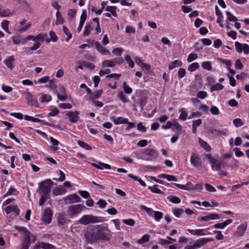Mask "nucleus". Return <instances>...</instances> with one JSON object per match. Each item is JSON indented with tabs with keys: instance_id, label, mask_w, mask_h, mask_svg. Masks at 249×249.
I'll return each instance as SVG.
<instances>
[{
	"instance_id": "0eeeda50",
	"label": "nucleus",
	"mask_w": 249,
	"mask_h": 249,
	"mask_svg": "<svg viewBox=\"0 0 249 249\" xmlns=\"http://www.w3.org/2000/svg\"><path fill=\"white\" fill-rule=\"evenodd\" d=\"M143 154L149 157L148 160H153L157 159L158 153L156 150L151 148H147L143 150Z\"/></svg>"
},
{
	"instance_id": "39448f33",
	"label": "nucleus",
	"mask_w": 249,
	"mask_h": 249,
	"mask_svg": "<svg viewBox=\"0 0 249 249\" xmlns=\"http://www.w3.org/2000/svg\"><path fill=\"white\" fill-rule=\"evenodd\" d=\"M205 158L209 161L211 164L212 169L213 170L219 171L221 168L222 162L217 159H214L212 157L210 154H206Z\"/></svg>"
},
{
	"instance_id": "f704fd0d",
	"label": "nucleus",
	"mask_w": 249,
	"mask_h": 249,
	"mask_svg": "<svg viewBox=\"0 0 249 249\" xmlns=\"http://www.w3.org/2000/svg\"><path fill=\"white\" fill-rule=\"evenodd\" d=\"M77 142H78V145L80 147H81L87 150H90L92 149L91 147L90 146H89V145H88V144H87L83 141H78Z\"/></svg>"
},
{
	"instance_id": "bf43d9fd",
	"label": "nucleus",
	"mask_w": 249,
	"mask_h": 249,
	"mask_svg": "<svg viewBox=\"0 0 249 249\" xmlns=\"http://www.w3.org/2000/svg\"><path fill=\"white\" fill-rule=\"evenodd\" d=\"M48 82L49 83L48 85L46 86V87L50 88L51 89H55L56 88V85L54 81L49 80Z\"/></svg>"
},
{
	"instance_id": "338daca9",
	"label": "nucleus",
	"mask_w": 249,
	"mask_h": 249,
	"mask_svg": "<svg viewBox=\"0 0 249 249\" xmlns=\"http://www.w3.org/2000/svg\"><path fill=\"white\" fill-rule=\"evenodd\" d=\"M207 92L204 91H200L198 92L197 94V97L201 99H203L207 97Z\"/></svg>"
},
{
	"instance_id": "4be33fe9",
	"label": "nucleus",
	"mask_w": 249,
	"mask_h": 249,
	"mask_svg": "<svg viewBox=\"0 0 249 249\" xmlns=\"http://www.w3.org/2000/svg\"><path fill=\"white\" fill-rule=\"evenodd\" d=\"M15 59L13 56H10L4 60V63L7 67L12 70L13 68V62Z\"/></svg>"
},
{
	"instance_id": "1a4fd4ad",
	"label": "nucleus",
	"mask_w": 249,
	"mask_h": 249,
	"mask_svg": "<svg viewBox=\"0 0 249 249\" xmlns=\"http://www.w3.org/2000/svg\"><path fill=\"white\" fill-rule=\"evenodd\" d=\"M64 200L67 204L81 201V198L76 194L69 195L65 197Z\"/></svg>"
},
{
	"instance_id": "79ce46f5",
	"label": "nucleus",
	"mask_w": 249,
	"mask_h": 249,
	"mask_svg": "<svg viewBox=\"0 0 249 249\" xmlns=\"http://www.w3.org/2000/svg\"><path fill=\"white\" fill-rule=\"evenodd\" d=\"M226 14L228 16L227 19L229 21L235 22L237 20V18L235 16H234L230 12L227 11Z\"/></svg>"
},
{
	"instance_id": "8fccbe9b",
	"label": "nucleus",
	"mask_w": 249,
	"mask_h": 249,
	"mask_svg": "<svg viewBox=\"0 0 249 249\" xmlns=\"http://www.w3.org/2000/svg\"><path fill=\"white\" fill-rule=\"evenodd\" d=\"M103 90L100 89L94 92L91 97L92 99H98L101 95Z\"/></svg>"
},
{
	"instance_id": "7c9ffc66",
	"label": "nucleus",
	"mask_w": 249,
	"mask_h": 249,
	"mask_svg": "<svg viewBox=\"0 0 249 249\" xmlns=\"http://www.w3.org/2000/svg\"><path fill=\"white\" fill-rule=\"evenodd\" d=\"M158 185H155L153 186H149L148 189L153 193L156 194H162L163 192L159 189Z\"/></svg>"
},
{
	"instance_id": "c756f323",
	"label": "nucleus",
	"mask_w": 249,
	"mask_h": 249,
	"mask_svg": "<svg viewBox=\"0 0 249 249\" xmlns=\"http://www.w3.org/2000/svg\"><path fill=\"white\" fill-rule=\"evenodd\" d=\"M179 111L181 113L179 118L183 121L186 120L188 117V113L185 110L184 108H180Z\"/></svg>"
},
{
	"instance_id": "6e6552de",
	"label": "nucleus",
	"mask_w": 249,
	"mask_h": 249,
	"mask_svg": "<svg viewBox=\"0 0 249 249\" xmlns=\"http://www.w3.org/2000/svg\"><path fill=\"white\" fill-rule=\"evenodd\" d=\"M52 212L50 208H47L44 211L42 220L46 224H49L52 220Z\"/></svg>"
},
{
	"instance_id": "f03ea898",
	"label": "nucleus",
	"mask_w": 249,
	"mask_h": 249,
	"mask_svg": "<svg viewBox=\"0 0 249 249\" xmlns=\"http://www.w3.org/2000/svg\"><path fill=\"white\" fill-rule=\"evenodd\" d=\"M53 182L50 179H47L39 184L38 191L40 195L48 196L51 192Z\"/></svg>"
},
{
	"instance_id": "603ef678",
	"label": "nucleus",
	"mask_w": 249,
	"mask_h": 249,
	"mask_svg": "<svg viewBox=\"0 0 249 249\" xmlns=\"http://www.w3.org/2000/svg\"><path fill=\"white\" fill-rule=\"evenodd\" d=\"M23 234L24 235V241H29L30 242L31 238H30V234L31 232L27 229V232L25 231Z\"/></svg>"
},
{
	"instance_id": "72a5a7b5",
	"label": "nucleus",
	"mask_w": 249,
	"mask_h": 249,
	"mask_svg": "<svg viewBox=\"0 0 249 249\" xmlns=\"http://www.w3.org/2000/svg\"><path fill=\"white\" fill-rule=\"evenodd\" d=\"M202 67L204 69L208 71L212 70V63L210 61H205L202 63Z\"/></svg>"
},
{
	"instance_id": "774afa93",
	"label": "nucleus",
	"mask_w": 249,
	"mask_h": 249,
	"mask_svg": "<svg viewBox=\"0 0 249 249\" xmlns=\"http://www.w3.org/2000/svg\"><path fill=\"white\" fill-rule=\"evenodd\" d=\"M78 193L83 198H88L90 196L89 194L87 191L80 190Z\"/></svg>"
},
{
	"instance_id": "6e6d98bb",
	"label": "nucleus",
	"mask_w": 249,
	"mask_h": 249,
	"mask_svg": "<svg viewBox=\"0 0 249 249\" xmlns=\"http://www.w3.org/2000/svg\"><path fill=\"white\" fill-rule=\"evenodd\" d=\"M198 56L197 55L196 53H191L189 55L188 58H187V61L188 62H191L193 61L194 60L196 59L197 58Z\"/></svg>"
},
{
	"instance_id": "c9c22d12",
	"label": "nucleus",
	"mask_w": 249,
	"mask_h": 249,
	"mask_svg": "<svg viewBox=\"0 0 249 249\" xmlns=\"http://www.w3.org/2000/svg\"><path fill=\"white\" fill-rule=\"evenodd\" d=\"M63 31L64 34L67 36V38L66 40L68 42L72 37V35L69 30L65 26L63 27Z\"/></svg>"
},
{
	"instance_id": "2eb2a0df",
	"label": "nucleus",
	"mask_w": 249,
	"mask_h": 249,
	"mask_svg": "<svg viewBox=\"0 0 249 249\" xmlns=\"http://www.w3.org/2000/svg\"><path fill=\"white\" fill-rule=\"evenodd\" d=\"M47 36V34H39L36 36H34L32 35H29L26 37L25 40H33V41H36L38 40H40L42 42L43 41L44 39Z\"/></svg>"
},
{
	"instance_id": "864d4df0",
	"label": "nucleus",
	"mask_w": 249,
	"mask_h": 249,
	"mask_svg": "<svg viewBox=\"0 0 249 249\" xmlns=\"http://www.w3.org/2000/svg\"><path fill=\"white\" fill-rule=\"evenodd\" d=\"M183 212V210L182 209H175L173 210V213L177 217H179L182 214V213Z\"/></svg>"
},
{
	"instance_id": "de8ad7c7",
	"label": "nucleus",
	"mask_w": 249,
	"mask_h": 249,
	"mask_svg": "<svg viewBox=\"0 0 249 249\" xmlns=\"http://www.w3.org/2000/svg\"><path fill=\"white\" fill-rule=\"evenodd\" d=\"M8 25H9V21L7 20H3L1 22V27H2V29L5 31L7 32L8 33L10 34V33L9 32V31L8 30Z\"/></svg>"
},
{
	"instance_id": "f3484780",
	"label": "nucleus",
	"mask_w": 249,
	"mask_h": 249,
	"mask_svg": "<svg viewBox=\"0 0 249 249\" xmlns=\"http://www.w3.org/2000/svg\"><path fill=\"white\" fill-rule=\"evenodd\" d=\"M111 120L115 124H124L128 123V120L127 119L124 118L122 117L116 118L114 116H112L111 117Z\"/></svg>"
},
{
	"instance_id": "9d476101",
	"label": "nucleus",
	"mask_w": 249,
	"mask_h": 249,
	"mask_svg": "<svg viewBox=\"0 0 249 249\" xmlns=\"http://www.w3.org/2000/svg\"><path fill=\"white\" fill-rule=\"evenodd\" d=\"M190 161L194 166L196 168H201L202 166V161L198 155L194 153L192 154Z\"/></svg>"
},
{
	"instance_id": "49530a36",
	"label": "nucleus",
	"mask_w": 249,
	"mask_h": 249,
	"mask_svg": "<svg viewBox=\"0 0 249 249\" xmlns=\"http://www.w3.org/2000/svg\"><path fill=\"white\" fill-rule=\"evenodd\" d=\"M123 89L124 92L126 94H130L132 91V89L126 85L125 82L123 83Z\"/></svg>"
},
{
	"instance_id": "ddd939ff",
	"label": "nucleus",
	"mask_w": 249,
	"mask_h": 249,
	"mask_svg": "<svg viewBox=\"0 0 249 249\" xmlns=\"http://www.w3.org/2000/svg\"><path fill=\"white\" fill-rule=\"evenodd\" d=\"M214 239L213 238H203L196 240L195 243V247L196 248H199L202 247L204 245H205L206 243L209 242H211L213 241Z\"/></svg>"
},
{
	"instance_id": "9b49d317",
	"label": "nucleus",
	"mask_w": 249,
	"mask_h": 249,
	"mask_svg": "<svg viewBox=\"0 0 249 249\" xmlns=\"http://www.w3.org/2000/svg\"><path fill=\"white\" fill-rule=\"evenodd\" d=\"M220 218V215L217 213H208L207 215L202 217H199L198 220L199 221H208L210 220H216Z\"/></svg>"
},
{
	"instance_id": "a878e982",
	"label": "nucleus",
	"mask_w": 249,
	"mask_h": 249,
	"mask_svg": "<svg viewBox=\"0 0 249 249\" xmlns=\"http://www.w3.org/2000/svg\"><path fill=\"white\" fill-rule=\"evenodd\" d=\"M199 143L200 146L207 151H210L211 150V148L206 142L203 141L200 138H199Z\"/></svg>"
},
{
	"instance_id": "0e129e2a",
	"label": "nucleus",
	"mask_w": 249,
	"mask_h": 249,
	"mask_svg": "<svg viewBox=\"0 0 249 249\" xmlns=\"http://www.w3.org/2000/svg\"><path fill=\"white\" fill-rule=\"evenodd\" d=\"M17 194L18 192L17 191V190L14 188H11L9 189L8 192L5 195V196H10L11 195H17Z\"/></svg>"
},
{
	"instance_id": "a19ab883",
	"label": "nucleus",
	"mask_w": 249,
	"mask_h": 249,
	"mask_svg": "<svg viewBox=\"0 0 249 249\" xmlns=\"http://www.w3.org/2000/svg\"><path fill=\"white\" fill-rule=\"evenodd\" d=\"M150 235L148 234L144 235L141 239H139L138 241V243L140 244H144L147 242H148L149 240Z\"/></svg>"
},
{
	"instance_id": "4468645a",
	"label": "nucleus",
	"mask_w": 249,
	"mask_h": 249,
	"mask_svg": "<svg viewBox=\"0 0 249 249\" xmlns=\"http://www.w3.org/2000/svg\"><path fill=\"white\" fill-rule=\"evenodd\" d=\"M24 95L28 101V104L31 106H35L37 104V101L34 98L33 95L28 91L25 92Z\"/></svg>"
},
{
	"instance_id": "c85d7f7f",
	"label": "nucleus",
	"mask_w": 249,
	"mask_h": 249,
	"mask_svg": "<svg viewBox=\"0 0 249 249\" xmlns=\"http://www.w3.org/2000/svg\"><path fill=\"white\" fill-rule=\"evenodd\" d=\"M128 176L133 179L134 180L138 181L141 185L145 187L146 186V183L141 178H139L138 177L134 176L133 175L131 174H128Z\"/></svg>"
},
{
	"instance_id": "ea45409f",
	"label": "nucleus",
	"mask_w": 249,
	"mask_h": 249,
	"mask_svg": "<svg viewBox=\"0 0 249 249\" xmlns=\"http://www.w3.org/2000/svg\"><path fill=\"white\" fill-rule=\"evenodd\" d=\"M58 223L60 224L63 225L66 222V219L65 216L62 214L59 213L57 217Z\"/></svg>"
},
{
	"instance_id": "a211bd4d",
	"label": "nucleus",
	"mask_w": 249,
	"mask_h": 249,
	"mask_svg": "<svg viewBox=\"0 0 249 249\" xmlns=\"http://www.w3.org/2000/svg\"><path fill=\"white\" fill-rule=\"evenodd\" d=\"M187 231L189 232H190L191 234L194 235L203 236L207 234L206 233V230L204 229H188Z\"/></svg>"
},
{
	"instance_id": "dca6fc26",
	"label": "nucleus",
	"mask_w": 249,
	"mask_h": 249,
	"mask_svg": "<svg viewBox=\"0 0 249 249\" xmlns=\"http://www.w3.org/2000/svg\"><path fill=\"white\" fill-rule=\"evenodd\" d=\"M95 47L97 51L103 54H110V52L102 46L99 42H96L94 43Z\"/></svg>"
},
{
	"instance_id": "20e7f679",
	"label": "nucleus",
	"mask_w": 249,
	"mask_h": 249,
	"mask_svg": "<svg viewBox=\"0 0 249 249\" xmlns=\"http://www.w3.org/2000/svg\"><path fill=\"white\" fill-rule=\"evenodd\" d=\"M100 222L98 217L92 214L83 215L79 220L78 222L84 225H87L91 223H96Z\"/></svg>"
},
{
	"instance_id": "f8f14e48",
	"label": "nucleus",
	"mask_w": 249,
	"mask_h": 249,
	"mask_svg": "<svg viewBox=\"0 0 249 249\" xmlns=\"http://www.w3.org/2000/svg\"><path fill=\"white\" fill-rule=\"evenodd\" d=\"M79 113L77 111H75L74 112L70 111L67 112L66 115L69 117L70 122L72 123H75L79 120Z\"/></svg>"
},
{
	"instance_id": "b1692460",
	"label": "nucleus",
	"mask_w": 249,
	"mask_h": 249,
	"mask_svg": "<svg viewBox=\"0 0 249 249\" xmlns=\"http://www.w3.org/2000/svg\"><path fill=\"white\" fill-rule=\"evenodd\" d=\"M102 65L104 67H114L115 66L113 59L111 60H104L102 63Z\"/></svg>"
},
{
	"instance_id": "37998d69",
	"label": "nucleus",
	"mask_w": 249,
	"mask_h": 249,
	"mask_svg": "<svg viewBox=\"0 0 249 249\" xmlns=\"http://www.w3.org/2000/svg\"><path fill=\"white\" fill-rule=\"evenodd\" d=\"M154 217L155 220L157 221H159L163 217V214L162 213L159 211H154Z\"/></svg>"
},
{
	"instance_id": "a18cd8bd",
	"label": "nucleus",
	"mask_w": 249,
	"mask_h": 249,
	"mask_svg": "<svg viewBox=\"0 0 249 249\" xmlns=\"http://www.w3.org/2000/svg\"><path fill=\"white\" fill-rule=\"evenodd\" d=\"M52 100V97L50 95L45 94H42L41 96V102H48Z\"/></svg>"
},
{
	"instance_id": "393cba45",
	"label": "nucleus",
	"mask_w": 249,
	"mask_h": 249,
	"mask_svg": "<svg viewBox=\"0 0 249 249\" xmlns=\"http://www.w3.org/2000/svg\"><path fill=\"white\" fill-rule=\"evenodd\" d=\"M12 15V13L9 9H2V7H1V9H0V17H10Z\"/></svg>"
},
{
	"instance_id": "bb28decb",
	"label": "nucleus",
	"mask_w": 249,
	"mask_h": 249,
	"mask_svg": "<svg viewBox=\"0 0 249 249\" xmlns=\"http://www.w3.org/2000/svg\"><path fill=\"white\" fill-rule=\"evenodd\" d=\"M167 238L168 240L160 239L159 240V243L162 245H166L171 243V242L169 240H171L174 242L176 241V240L175 239H173L169 236H168Z\"/></svg>"
},
{
	"instance_id": "680f3d73",
	"label": "nucleus",
	"mask_w": 249,
	"mask_h": 249,
	"mask_svg": "<svg viewBox=\"0 0 249 249\" xmlns=\"http://www.w3.org/2000/svg\"><path fill=\"white\" fill-rule=\"evenodd\" d=\"M235 46L236 49L237 51L239 53H242V52L243 51V45H242V44L241 43H240L238 42H236L235 43Z\"/></svg>"
},
{
	"instance_id": "2f4dec72",
	"label": "nucleus",
	"mask_w": 249,
	"mask_h": 249,
	"mask_svg": "<svg viewBox=\"0 0 249 249\" xmlns=\"http://www.w3.org/2000/svg\"><path fill=\"white\" fill-rule=\"evenodd\" d=\"M167 199L172 203L176 204H178L181 201L180 198L176 196H168Z\"/></svg>"
},
{
	"instance_id": "13d9d810",
	"label": "nucleus",
	"mask_w": 249,
	"mask_h": 249,
	"mask_svg": "<svg viewBox=\"0 0 249 249\" xmlns=\"http://www.w3.org/2000/svg\"><path fill=\"white\" fill-rule=\"evenodd\" d=\"M91 29V26L90 25H87L85 27V30L83 33V36H89L90 32V30Z\"/></svg>"
},
{
	"instance_id": "6ab92c4d",
	"label": "nucleus",
	"mask_w": 249,
	"mask_h": 249,
	"mask_svg": "<svg viewBox=\"0 0 249 249\" xmlns=\"http://www.w3.org/2000/svg\"><path fill=\"white\" fill-rule=\"evenodd\" d=\"M5 211L7 214L12 212H14L16 215H18L19 213V209L16 205L7 206L5 208Z\"/></svg>"
},
{
	"instance_id": "5701e85b",
	"label": "nucleus",
	"mask_w": 249,
	"mask_h": 249,
	"mask_svg": "<svg viewBox=\"0 0 249 249\" xmlns=\"http://www.w3.org/2000/svg\"><path fill=\"white\" fill-rule=\"evenodd\" d=\"M182 63L180 60H176L172 62L169 65V69L170 70H172L176 67H181Z\"/></svg>"
},
{
	"instance_id": "052dcab7",
	"label": "nucleus",
	"mask_w": 249,
	"mask_h": 249,
	"mask_svg": "<svg viewBox=\"0 0 249 249\" xmlns=\"http://www.w3.org/2000/svg\"><path fill=\"white\" fill-rule=\"evenodd\" d=\"M41 43L39 42H36L34 44L32 47H29L28 50L31 51H35L37 50L40 46Z\"/></svg>"
},
{
	"instance_id": "c03bdc74",
	"label": "nucleus",
	"mask_w": 249,
	"mask_h": 249,
	"mask_svg": "<svg viewBox=\"0 0 249 249\" xmlns=\"http://www.w3.org/2000/svg\"><path fill=\"white\" fill-rule=\"evenodd\" d=\"M123 49L121 48H116L114 49L112 53L116 56H120L122 55Z\"/></svg>"
},
{
	"instance_id": "4d7b16f0",
	"label": "nucleus",
	"mask_w": 249,
	"mask_h": 249,
	"mask_svg": "<svg viewBox=\"0 0 249 249\" xmlns=\"http://www.w3.org/2000/svg\"><path fill=\"white\" fill-rule=\"evenodd\" d=\"M59 107L62 109H71L72 108V105L69 103H61L58 105Z\"/></svg>"
},
{
	"instance_id": "3c124183",
	"label": "nucleus",
	"mask_w": 249,
	"mask_h": 249,
	"mask_svg": "<svg viewBox=\"0 0 249 249\" xmlns=\"http://www.w3.org/2000/svg\"><path fill=\"white\" fill-rule=\"evenodd\" d=\"M125 60L128 63V64H129V67L132 68H133L134 66V63L131 58L130 56L129 55H126L125 56Z\"/></svg>"
},
{
	"instance_id": "423d86ee",
	"label": "nucleus",
	"mask_w": 249,
	"mask_h": 249,
	"mask_svg": "<svg viewBox=\"0 0 249 249\" xmlns=\"http://www.w3.org/2000/svg\"><path fill=\"white\" fill-rule=\"evenodd\" d=\"M247 222H243L239 226H238L236 231L234 233V235L237 237H240L243 236L247 230Z\"/></svg>"
},
{
	"instance_id": "09e8293b",
	"label": "nucleus",
	"mask_w": 249,
	"mask_h": 249,
	"mask_svg": "<svg viewBox=\"0 0 249 249\" xmlns=\"http://www.w3.org/2000/svg\"><path fill=\"white\" fill-rule=\"evenodd\" d=\"M233 123L236 127H239L243 125L244 123L239 118H236L233 120Z\"/></svg>"
},
{
	"instance_id": "e2e57ef3",
	"label": "nucleus",
	"mask_w": 249,
	"mask_h": 249,
	"mask_svg": "<svg viewBox=\"0 0 249 249\" xmlns=\"http://www.w3.org/2000/svg\"><path fill=\"white\" fill-rule=\"evenodd\" d=\"M122 221L124 223L130 226H134L135 223V221L132 219H124Z\"/></svg>"
},
{
	"instance_id": "aec40b11",
	"label": "nucleus",
	"mask_w": 249,
	"mask_h": 249,
	"mask_svg": "<svg viewBox=\"0 0 249 249\" xmlns=\"http://www.w3.org/2000/svg\"><path fill=\"white\" fill-rule=\"evenodd\" d=\"M91 165L99 170H102L103 167L107 169H110L111 168L110 165L101 162H99L98 164L92 163Z\"/></svg>"
},
{
	"instance_id": "cd10ccee",
	"label": "nucleus",
	"mask_w": 249,
	"mask_h": 249,
	"mask_svg": "<svg viewBox=\"0 0 249 249\" xmlns=\"http://www.w3.org/2000/svg\"><path fill=\"white\" fill-rule=\"evenodd\" d=\"M116 8V7L114 6H108L106 8V10L111 13L113 17H117Z\"/></svg>"
},
{
	"instance_id": "5fc2aeb1",
	"label": "nucleus",
	"mask_w": 249,
	"mask_h": 249,
	"mask_svg": "<svg viewBox=\"0 0 249 249\" xmlns=\"http://www.w3.org/2000/svg\"><path fill=\"white\" fill-rule=\"evenodd\" d=\"M227 130H213V133L215 135H217L218 136L220 135H224L226 136L227 134Z\"/></svg>"
},
{
	"instance_id": "473e14b6",
	"label": "nucleus",
	"mask_w": 249,
	"mask_h": 249,
	"mask_svg": "<svg viewBox=\"0 0 249 249\" xmlns=\"http://www.w3.org/2000/svg\"><path fill=\"white\" fill-rule=\"evenodd\" d=\"M106 4L107 2L103 1L101 3L102 8L100 9L96 10L94 7H92L91 8V11L93 12H95L97 15H100L102 13L103 10L104 9L105 6L106 5Z\"/></svg>"
},
{
	"instance_id": "e433bc0d",
	"label": "nucleus",
	"mask_w": 249,
	"mask_h": 249,
	"mask_svg": "<svg viewBox=\"0 0 249 249\" xmlns=\"http://www.w3.org/2000/svg\"><path fill=\"white\" fill-rule=\"evenodd\" d=\"M199 67V65L198 63L195 62L191 64H190L188 68V70L190 71H194L197 69Z\"/></svg>"
},
{
	"instance_id": "7ed1b4c3",
	"label": "nucleus",
	"mask_w": 249,
	"mask_h": 249,
	"mask_svg": "<svg viewBox=\"0 0 249 249\" xmlns=\"http://www.w3.org/2000/svg\"><path fill=\"white\" fill-rule=\"evenodd\" d=\"M86 207L83 204H76L70 205L68 207L67 213L70 217H73L78 213H80Z\"/></svg>"
},
{
	"instance_id": "f257e3e1",
	"label": "nucleus",
	"mask_w": 249,
	"mask_h": 249,
	"mask_svg": "<svg viewBox=\"0 0 249 249\" xmlns=\"http://www.w3.org/2000/svg\"><path fill=\"white\" fill-rule=\"evenodd\" d=\"M86 236L88 240L92 242L99 240L108 241L111 238V235L108 230L104 228H99L92 232L87 233Z\"/></svg>"
},
{
	"instance_id": "69168bd1",
	"label": "nucleus",
	"mask_w": 249,
	"mask_h": 249,
	"mask_svg": "<svg viewBox=\"0 0 249 249\" xmlns=\"http://www.w3.org/2000/svg\"><path fill=\"white\" fill-rule=\"evenodd\" d=\"M235 68L237 70H241L243 68V65L240 59H237L235 64Z\"/></svg>"
},
{
	"instance_id": "412c9836",
	"label": "nucleus",
	"mask_w": 249,
	"mask_h": 249,
	"mask_svg": "<svg viewBox=\"0 0 249 249\" xmlns=\"http://www.w3.org/2000/svg\"><path fill=\"white\" fill-rule=\"evenodd\" d=\"M36 245L42 249H52L54 248V246L52 244L42 242H38Z\"/></svg>"
},
{
	"instance_id": "4c0bfd02",
	"label": "nucleus",
	"mask_w": 249,
	"mask_h": 249,
	"mask_svg": "<svg viewBox=\"0 0 249 249\" xmlns=\"http://www.w3.org/2000/svg\"><path fill=\"white\" fill-rule=\"evenodd\" d=\"M56 20L55 21V24L59 25L62 24L63 23V19L59 12V11H57L56 14Z\"/></svg>"
},
{
	"instance_id": "58836bf2",
	"label": "nucleus",
	"mask_w": 249,
	"mask_h": 249,
	"mask_svg": "<svg viewBox=\"0 0 249 249\" xmlns=\"http://www.w3.org/2000/svg\"><path fill=\"white\" fill-rule=\"evenodd\" d=\"M224 88V86L219 83H216L211 88V91H213L215 90H222Z\"/></svg>"
}]
</instances>
